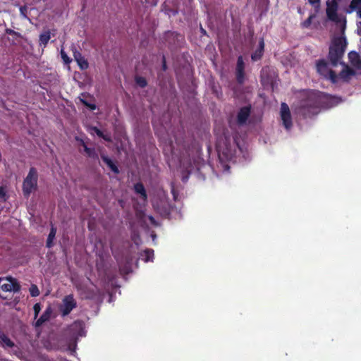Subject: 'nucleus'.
Wrapping results in <instances>:
<instances>
[{
  "instance_id": "16",
  "label": "nucleus",
  "mask_w": 361,
  "mask_h": 361,
  "mask_svg": "<svg viewBox=\"0 0 361 361\" xmlns=\"http://www.w3.org/2000/svg\"><path fill=\"white\" fill-rule=\"evenodd\" d=\"M348 59H349L350 63L353 66H355V68H357V67L359 66L360 60H361V57L358 54V53H357L356 51H353L349 52L348 53Z\"/></svg>"
},
{
  "instance_id": "26",
  "label": "nucleus",
  "mask_w": 361,
  "mask_h": 361,
  "mask_svg": "<svg viewBox=\"0 0 361 361\" xmlns=\"http://www.w3.org/2000/svg\"><path fill=\"white\" fill-rule=\"evenodd\" d=\"M135 82L139 87H140L142 88H144L147 85V80L145 79V78L142 77V76L136 77Z\"/></svg>"
},
{
  "instance_id": "32",
  "label": "nucleus",
  "mask_w": 361,
  "mask_h": 361,
  "mask_svg": "<svg viewBox=\"0 0 361 361\" xmlns=\"http://www.w3.org/2000/svg\"><path fill=\"white\" fill-rule=\"evenodd\" d=\"M314 17V15H310L305 21H303L302 23V26L303 27H309L310 25H311L312 23V20L313 19V18Z\"/></svg>"
},
{
  "instance_id": "3",
  "label": "nucleus",
  "mask_w": 361,
  "mask_h": 361,
  "mask_svg": "<svg viewBox=\"0 0 361 361\" xmlns=\"http://www.w3.org/2000/svg\"><path fill=\"white\" fill-rule=\"evenodd\" d=\"M338 2L337 0H328L326 1V13L328 20L336 23L342 35L344 34L346 29V18H340L338 14Z\"/></svg>"
},
{
  "instance_id": "18",
  "label": "nucleus",
  "mask_w": 361,
  "mask_h": 361,
  "mask_svg": "<svg viewBox=\"0 0 361 361\" xmlns=\"http://www.w3.org/2000/svg\"><path fill=\"white\" fill-rule=\"evenodd\" d=\"M70 329L71 331H78V336H83V322L82 321H75L70 326Z\"/></svg>"
},
{
  "instance_id": "22",
  "label": "nucleus",
  "mask_w": 361,
  "mask_h": 361,
  "mask_svg": "<svg viewBox=\"0 0 361 361\" xmlns=\"http://www.w3.org/2000/svg\"><path fill=\"white\" fill-rule=\"evenodd\" d=\"M50 31L47 30L44 32L39 35V44L46 47L50 39Z\"/></svg>"
},
{
  "instance_id": "19",
  "label": "nucleus",
  "mask_w": 361,
  "mask_h": 361,
  "mask_svg": "<svg viewBox=\"0 0 361 361\" xmlns=\"http://www.w3.org/2000/svg\"><path fill=\"white\" fill-rule=\"evenodd\" d=\"M135 192L137 194H140L142 199L144 200H147V195L145 188L142 183H137L134 185Z\"/></svg>"
},
{
  "instance_id": "27",
  "label": "nucleus",
  "mask_w": 361,
  "mask_h": 361,
  "mask_svg": "<svg viewBox=\"0 0 361 361\" xmlns=\"http://www.w3.org/2000/svg\"><path fill=\"white\" fill-rule=\"evenodd\" d=\"M245 63L242 56H239L237 59L235 71H245Z\"/></svg>"
},
{
  "instance_id": "37",
  "label": "nucleus",
  "mask_w": 361,
  "mask_h": 361,
  "mask_svg": "<svg viewBox=\"0 0 361 361\" xmlns=\"http://www.w3.org/2000/svg\"><path fill=\"white\" fill-rule=\"evenodd\" d=\"M167 69V66H166V58L164 56H163V58H162V70L164 71H166Z\"/></svg>"
},
{
  "instance_id": "17",
  "label": "nucleus",
  "mask_w": 361,
  "mask_h": 361,
  "mask_svg": "<svg viewBox=\"0 0 361 361\" xmlns=\"http://www.w3.org/2000/svg\"><path fill=\"white\" fill-rule=\"evenodd\" d=\"M0 345L4 348H13L14 347L15 343L5 334L3 333L0 336Z\"/></svg>"
},
{
  "instance_id": "29",
  "label": "nucleus",
  "mask_w": 361,
  "mask_h": 361,
  "mask_svg": "<svg viewBox=\"0 0 361 361\" xmlns=\"http://www.w3.org/2000/svg\"><path fill=\"white\" fill-rule=\"evenodd\" d=\"M80 99V102L84 105L86 107L89 108L91 111H94L97 109V105L94 104H91V103H89L87 100L84 99H82V98H79Z\"/></svg>"
},
{
  "instance_id": "14",
  "label": "nucleus",
  "mask_w": 361,
  "mask_h": 361,
  "mask_svg": "<svg viewBox=\"0 0 361 361\" xmlns=\"http://www.w3.org/2000/svg\"><path fill=\"white\" fill-rule=\"evenodd\" d=\"M355 74V72L354 70L347 65H345V68L339 73V77L344 81H348V80Z\"/></svg>"
},
{
  "instance_id": "30",
  "label": "nucleus",
  "mask_w": 361,
  "mask_h": 361,
  "mask_svg": "<svg viewBox=\"0 0 361 361\" xmlns=\"http://www.w3.org/2000/svg\"><path fill=\"white\" fill-rule=\"evenodd\" d=\"M8 199L6 194V188L4 186H0V200L2 202H6Z\"/></svg>"
},
{
  "instance_id": "13",
  "label": "nucleus",
  "mask_w": 361,
  "mask_h": 361,
  "mask_svg": "<svg viewBox=\"0 0 361 361\" xmlns=\"http://www.w3.org/2000/svg\"><path fill=\"white\" fill-rule=\"evenodd\" d=\"M102 160L108 166V167L115 173L118 174L119 173V169L118 167L116 166V164L106 154H101L100 155Z\"/></svg>"
},
{
  "instance_id": "9",
  "label": "nucleus",
  "mask_w": 361,
  "mask_h": 361,
  "mask_svg": "<svg viewBox=\"0 0 361 361\" xmlns=\"http://www.w3.org/2000/svg\"><path fill=\"white\" fill-rule=\"evenodd\" d=\"M73 57L77 62L80 70L84 71L88 68L89 63L87 60L82 55L80 51L75 49L73 50Z\"/></svg>"
},
{
  "instance_id": "40",
  "label": "nucleus",
  "mask_w": 361,
  "mask_h": 361,
  "mask_svg": "<svg viewBox=\"0 0 361 361\" xmlns=\"http://www.w3.org/2000/svg\"><path fill=\"white\" fill-rule=\"evenodd\" d=\"M358 28L361 30V22H360L358 24Z\"/></svg>"
},
{
  "instance_id": "4",
  "label": "nucleus",
  "mask_w": 361,
  "mask_h": 361,
  "mask_svg": "<svg viewBox=\"0 0 361 361\" xmlns=\"http://www.w3.org/2000/svg\"><path fill=\"white\" fill-rule=\"evenodd\" d=\"M38 173L35 167H31L23 183V193L25 198L37 188Z\"/></svg>"
},
{
  "instance_id": "7",
  "label": "nucleus",
  "mask_w": 361,
  "mask_h": 361,
  "mask_svg": "<svg viewBox=\"0 0 361 361\" xmlns=\"http://www.w3.org/2000/svg\"><path fill=\"white\" fill-rule=\"evenodd\" d=\"M281 118L284 127L289 130L292 126V118L290 111L287 104L283 102L281 106Z\"/></svg>"
},
{
  "instance_id": "20",
  "label": "nucleus",
  "mask_w": 361,
  "mask_h": 361,
  "mask_svg": "<svg viewBox=\"0 0 361 361\" xmlns=\"http://www.w3.org/2000/svg\"><path fill=\"white\" fill-rule=\"evenodd\" d=\"M56 233V228L54 227L53 225H51L50 232L48 235V237L47 239V243H46V246L48 248H51L54 245L53 240L55 238Z\"/></svg>"
},
{
  "instance_id": "23",
  "label": "nucleus",
  "mask_w": 361,
  "mask_h": 361,
  "mask_svg": "<svg viewBox=\"0 0 361 361\" xmlns=\"http://www.w3.org/2000/svg\"><path fill=\"white\" fill-rule=\"evenodd\" d=\"M91 130H92L94 133H96V135H97L98 137H101V138L104 139L105 141H107V142H111V136H110V135H105V134H104V133H103V132H102L100 129H99L97 127H96V126H92V127H91Z\"/></svg>"
},
{
  "instance_id": "2",
  "label": "nucleus",
  "mask_w": 361,
  "mask_h": 361,
  "mask_svg": "<svg viewBox=\"0 0 361 361\" xmlns=\"http://www.w3.org/2000/svg\"><path fill=\"white\" fill-rule=\"evenodd\" d=\"M348 42L345 33L340 36H334L329 49L328 59L333 67L337 66L342 59L347 47Z\"/></svg>"
},
{
  "instance_id": "28",
  "label": "nucleus",
  "mask_w": 361,
  "mask_h": 361,
  "mask_svg": "<svg viewBox=\"0 0 361 361\" xmlns=\"http://www.w3.org/2000/svg\"><path fill=\"white\" fill-rule=\"evenodd\" d=\"M29 290L32 297H37L40 294L39 290L35 284H32Z\"/></svg>"
},
{
  "instance_id": "38",
  "label": "nucleus",
  "mask_w": 361,
  "mask_h": 361,
  "mask_svg": "<svg viewBox=\"0 0 361 361\" xmlns=\"http://www.w3.org/2000/svg\"><path fill=\"white\" fill-rule=\"evenodd\" d=\"M309 3L312 5H314L316 4H319L320 0H308Z\"/></svg>"
},
{
  "instance_id": "10",
  "label": "nucleus",
  "mask_w": 361,
  "mask_h": 361,
  "mask_svg": "<svg viewBox=\"0 0 361 361\" xmlns=\"http://www.w3.org/2000/svg\"><path fill=\"white\" fill-rule=\"evenodd\" d=\"M53 312V310L51 305H49L43 314L39 317V318L35 322V327L41 326L44 322H48Z\"/></svg>"
},
{
  "instance_id": "25",
  "label": "nucleus",
  "mask_w": 361,
  "mask_h": 361,
  "mask_svg": "<svg viewBox=\"0 0 361 361\" xmlns=\"http://www.w3.org/2000/svg\"><path fill=\"white\" fill-rule=\"evenodd\" d=\"M11 282V292L13 291L14 293L18 292L20 290V286L17 282V281L11 277H10Z\"/></svg>"
},
{
  "instance_id": "31",
  "label": "nucleus",
  "mask_w": 361,
  "mask_h": 361,
  "mask_svg": "<svg viewBox=\"0 0 361 361\" xmlns=\"http://www.w3.org/2000/svg\"><path fill=\"white\" fill-rule=\"evenodd\" d=\"M61 56L65 64H69L71 62V59L63 49L61 51Z\"/></svg>"
},
{
  "instance_id": "34",
  "label": "nucleus",
  "mask_w": 361,
  "mask_h": 361,
  "mask_svg": "<svg viewBox=\"0 0 361 361\" xmlns=\"http://www.w3.org/2000/svg\"><path fill=\"white\" fill-rule=\"evenodd\" d=\"M7 280H8V282L6 283L2 284L1 286V288L4 291H6V292L9 291V292H11L10 278H8Z\"/></svg>"
},
{
  "instance_id": "35",
  "label": "nucleus",
  "mask_w": 361,
  "mask_h": 361,
  "mask_svg": "<svg viewBox=\"0 0 361 361\" xmlns=\"http://www.w3.org/2000/svg\"><path fill=\"white\" fill-rule=\"evenodd\" d=\"M6 33L8 34V35H15V36H17V37H20V34L18 32H16L15 30H12V29H10V28H7L6 30Z\"/></svg>"
},
{
  "instance_id": "5",
  "label": "nucleus",
  "mask_w": 361,
  "mask_h": 361,
  "mask_svg": "<svg viewBox=\"0 0 361 361\" xmlns=\"http://www.w3.org/2000/svg\"><path fill=\"white\" fill-rule=\"evenodd\" d=\"M316 70L318 74L325 79L329 80L332 83L335 84L338 82V76L335 71L329 68V63L325 59L317 61Z\"/></svg>"
},
{
  "instance_id": "1",
  "label": "nucleus",
  "mask_w": 361,
  "mask_h": 361,
  "mask_svg": "<svg viewBox=\"0 0 361 361\" xmlns=\"http://www.w3.org/2000/svg\"><path fill=\"white\" fill-rule=\"evenodd\" d=\"M342 102L341 97L322 92H313L308 95L301 107L305 118H311L319 114L321 109L332 108Z\"/></svg>"
},
{
  "instance_id": "12",
  "label": "nucleus",
  "mask_w": 361,
  "mask_h": 361,
  "mask_svg": "<svg viewBox=\"0 0 361 361\" xmlns=\"http://www.w3.org/2000/svg\"><path fill=\"white\" fill-rule=\"evenodd\" d=\"M356 11L357 16L361 18V0H352L347 9V13Z\"/></svg>"
},
{
  "instance_id": "21",
  "label": "nucleus",
  "mask_w": 361,
  "mask_h": 361,
  "mask_svg": "<svg viewBox=\"0 0 361 361\" xmlns=\"http://www.w3.org/2000/svg\"><path fill=\"white\" fill-rule=\"evenodd\" d=\"M140 256L146 262L152 261L154 258V250L152 249H146L140 253Z\"/></svg>"
},
{
  "instance_id": "8",
  "label": "nucleus",
  "mask_w": 361,
  "mask_h": 361,
  "mask_svg": "<svg viewBox=\"0 0 361 361\" xmlns=\"http://www.w3.org/2000/svg\"><path fill=\"white\" fill-rule=\"evenodd\" d=\"M251 112V108L249 106H243L240 109L237 115V123L240 126L246 123Z\"/></svg>"
},
{
  "instance_id": "33",
  "label": "nucleus",
  "mask_w": 361,
  "mask_h": 361,
  "mask_svg": "<svg viewBox=\"0 0 361 361\" xmlns=\"http://www.w3.org/2000/svg\"><path fill=\"white\" fill-rule=\"evenodd\" d=\"M33 310L35 314V319H36L38 317V314L41 310V305L40 303H36L33 306Z\"/></svg>"
},
{
  "instance_id": "11",
  "label": "nucleus",
  "mask_w": 361,
  "mask_h": 361,
  "mask_svg": "<svg viewBox=\"0 0 361 361\" xmlns=\"http://www.w3.org/2000/svg\"><path fill=\"white\" fill-rule=\"evenodd\" d=\"M264 51V39L261 38L259 42L258 48L251 55L252 60L254 61H256L261 59V58L263 56Z\"/></svg>"
},
{
  "instance_id": "6",
  "label": "nucleus",
  "mask_w": 361,
  "mask_h": 361,
  "mask_svg": "<svg viewBox=\"0 0 361 361\" xmlns=\"http://www.w3.org/2000/svg\"><path fill=\"white\" fill-rule=\"evenodd\" d=\"M77 307V302L75 300L73 295L70 294L66 295L63 300L62 304L60 306V311L63 317L68 315L71 311Z\"/></svg>"
},
{
  "instance_id": "36",
  "label": "nucleus",
  "mask_w": 361,
  "mask_h": 361,
  "mask_svg": "<svg viewBox=\"0 0 361 361\" xmlns=\"http://www.w3.org/2000/svg\"><path fill=\"white\" fill-rule=\"evenodd\" d=\"M20 12L21 16L23 17H26L27 16V7L25 6H22L20 8Z\"/></svg>"
},
{
  "instance_id": "15",
  "label": "nucleus",
  "mask_w": 361,
  "mask_h": 361,
  "mask_svg": "<svg viewBox=\"0 0 361 361\" xmlns=\"http://www.w3.org/2000/svg\"><path fill=\"white\" fill-rule=\"evenodd\" d=\"M80 144L84 148V152L87 156L92 159H98V154L94 148L88 147L83 140H80Z\"/></svg>"
},
{
  "instance_id": "39",
  "label": "nucleus",
  "mask_w": 361,
  "mask_h": 361,
  "mask_svg": "<svg viewBox=\"0 0 361 361\" xmlns=\"http://www.w3.org/2000/svg\"><path fill=\"white\" fill-rule=\"evenodd\" d=\"M200 30H201V33H202V35H207V32H206V30H205L204 29H203V28L201 27Z\"/></svg>"
},
{
  "instance_id": "24",
  "label": "nucleus",
  "mask_w": 361,
  "mask_h": 361,
  "mask_svg": "<svg viewBox=\"0 0 361 361\" xmlns=\"http://www.w3.org/2000/svg\"><path fill=\"white\" fill-rule=\"evenodd\" d=\"M235 78L238 84H243L245 80V71H235Z\"/></svg>"
}]
</instances>
